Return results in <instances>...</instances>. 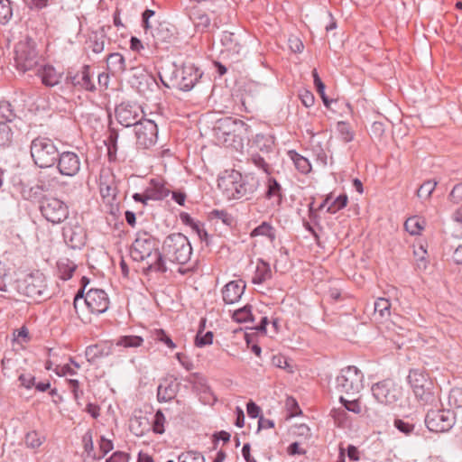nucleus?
<instances>
[{"label": "nucleus", "instance_id": "obj_1", "mask_svg": "<svg viewBox=\"0 0 462 462\" xmlns=\"http://www.w3.org/2000/svg\"><path fill=\"white\" fill-rule=\"evenodd\" d=\"M192 246L189 238L182 233L168 235L162 244V249L156 250L155 260L143 269L144 275L151 273L164 274L168 272L166 261L184 265L191 257Z\"/></svg>", "mask_w": 462, "mask_h": 462}, {"label": "nucleus", "instance_id": "obj_2", "mask_svg": "<svg viewBox=\"0 0 462 462\" xmlns=\"http://www.w3.org/2000/svg\"><path fill=\"white\" fill-rule=\"evenodd\" d=\"M217 186L228 199L249 200L259 189L260 180L254 173L232 170L217 180Z\"/></svg>", "mask_w": 462, "mask_h": 462}, {"label": "nucleus", "instance_id": "obj_3", "mask_svg": "<svg viewBox=\"0 0 462 462\" xmlns=\"http://www.w3.org/2000/svg\"><path fill=\"white\" fill-rule=\"evenodd\" d=\"M215 137L217 142L225 146L243 145L245 138L252 133L251 126L241 119L233 117H225L217 121L213 128Z\"/></svg>", "mask_w": 462, "mask_h": 462}, {"label": "nucleus", "instance_id": "obj_4", "mask_svg": "<svg viewBox=\"0 0 462 462\" xmlns=\"http://www.w3.org/2000/svg\"><path fill=\"white\" fill-rule=\"evenodd\" d=\"M69 204H71L70 200L60 199V223H63L61 227L63 240L69 248H80L85 245L86 233L80 225L77 211L72 210L69 213Z\"/></svg>", "mask_w": 462, "mask_h": 462}, {"label": "nucleus", "instance_id": "obj_5", "mask_svg": "<svg viewBox=\"0 0 462 462\" xmlns=\"http://www.w3.org/2000/svg\"><path fill=\"white\" fill-rule=\"evenodd\" d=\"M374 399L392 408L401 407L404 402L402 387L393 379L387 378L375 383L371 387Z\"/></svg>", "mask_w": 462, "mask_h": 462}, {"label": "nucleus", "instance_id": "obj_6", "mask_svg": "<svg viewBox=\"0 0 462 462\" xmlns=\"http://www.w3.org/2000/svg\"><path fill=\"white\" fill-rule=\"evenodd\" d=\"M158 239L145 230H139L130 247V256L134 262L147 261V264L155 260Z\"/></svg>", "mask_w": 462, "mask_h": 462}, {"label": "nucleus", "instance_id": "obj_7", "mask_svg": "<svg viewBox=\"0 0 462 462\" xmlns=\"http://www.w3.org/2000/svg\"><path fill=\"white\" fill-rule=\"evenodd\" d=\"M31 155L37 166L49 168L53 166L58 159V149L51 139L39 137L32 142Z\"/></svg>", "mask_w": 462, "mask_h": 462}, {"label": "nucleus", "instance_id": "obj_8", "mask_svg": "<svg viewBox=\"0 0 462 462\" xmlns=\"http://www.w3.org/2000/svg\"><path fill=\"white\" fill-rule=\"evenodd\" d=\"M38 60L39 55L35 42L28 36L21 39L14 47L16 68L25 72L33 69L38 64Z\"/></svg>", "mask_w": 462, "mask_h": 462}, {"label": "nucleus", "instance_id": "obj_9", "mask_svg": "<svg viewBox=\"0 0 462 462\" xmlns=\"http://www.w3.org/2000/svg\"><path fill=\"white\" fill-rule=\"evenodd\" d=\"M364 374L354 365H349L340 370L336 377V390L340 393L355 395L364 387Z\"/></svg>", "mask_w": 462, "mask_h": 462}, {"label": "nucleus", "instance_id": "obj_10", "mask_svg": "<svg viewBox=\"0 0 462 462\" xmlns=\"http://www.w3.org/2000/svg\"><path fill=\"white\" fill-rule=\"evenodd\" d=\"M203 75V71L194 64H184L180 69L173 66L171 86L181 91H189L200 82Z\"/></svg>", "mask_w": 462, "mask_h": 462}, {"label": "nucleus", "instance_id": "obj_11", "mask_svg": "<svg viewBox=\"0 0 462 462\" xmlns=\"http://www.w3.org/2000/svg\"><path fill=\"white\" fill-rule=\"evenodd\" d=\"M424 422L431 432H448L456 423V414L449 409H430L425 415Z\"/></svg>", "mask_w": 462, "mask_h": 462}, {"label": "nucleus", "instance_id": "obj_12", "mask_svg": "<svg viewBox=\"0 0 462 462\" xmlns=\"http://www.w3.org/2000/svg\"><path fill=\"white\" fill-rule=\"evenodd\" d=\"M64 88L69 90L96 91L97 88L93 80V73H91L90 66L83 65L81 71H75L69 69L64 79Z\"/></svg>", "mask_w": 462, "mask_h": 462}, {"label": "nucleus", "instance_id": "obj_13", "mask_svg": "<svg viewBox=\"0 0 462 462\" xmlns=\"http://www.w3.org/2000/svg\"><path fill=\"white\" fill-rule=\"evenodd\" d=\"M119 180L111 170H102L99 174L98 189L103 200L113 208L118 205V183Z\"/></svg>", "mask_w": 462, "mask_h": 462}, {"label": "nucleus", "instance_id": "obj_14", "mask_svg": "<svg viewBox=\"0 0 462 462\" xmlns=\"http://www.w3.org/2000/svg\"><path fill=\"white\" fill-rule=\"evenodd\" d=\"M143 114L141 106L133 101H123L115 108L116 119L124 127L134 126L143 118Z\"/></svg>", "mask_w": 462, "mask_h": 462}, {"label": "nucleus", "instance_id": "obj_15", "mask_svg": "<svg viewBox=\"0 0 462 462\" xmlns=\"http://www.w3.org/2000/svg\"><path fill=\"white\" fill-rule=\"evenodd\" d=\"M136 145L140 149H149L158 139V127L154 121L143 118L134 125Z\"/></svg>", "mask_w": 462, "mask_h": 462}, {"label": "nucleus", "instance_id": "obj_16", "mask_svg": "<svg viewBox=\"0 0 462 462\" xmlns=\"http://www.w3.org/2000/svg\"><path fill=\"white\" fill-rule=\"evenodd\" d=\"M264 189L262 198L268 202V206L274 210H279L285 200L284 189L281 183L272 175L266 176Z\"/></svg>", "mask_w": 462, "mask_h": 462}, {"label": "nucleus", "instance_id": "obj_17", "mask_svg": "<svg viewBox=\"0 0 462 462\" xmlns=\"http://www.w3.org/2000/svg\"><path fill=\"white\" fill-rule=\"evenodd\" d=\"M185 381L191 384L192 391L199 396L204 404H214L217 397L208 384L207 378L200 373H191L185 378Z\"/></svg>", "mask_w": 462, "mask_h": 462}, {"label": "nucleus", "instance_id": "obj_18", "mask_svg": "<svg viewBox=\"0 0 462 462\" xmlns=\"http://www.w3.org/2000/svg\"><path fill=\"white\" fill-rule=\"evenodd\" d=\"M85 304L93 314L105 313L110 304L107 293L102 289L92 288L83 297Z\"/></svg>", "mask_w": 462, "mask_h": 462}, {"label": "nucleus", "instance_id": "obj_19", "mask_svg": "<svg viewBox=\"0 0 462 462\" xmlns=\"http://www.w3.org/2000/svg\"><path fill=\"white\" fill-rule=\"evenodd\" d=\"M17 287L20 293L36 299L42 294L44 288L42 273L37 272L26 275L23 280L18 281Z\"/></svg>", "mask_w": 462, "mask_h": 462}, {"label": "nucleus", "instance_id": "obj_20", "mask_svg": "<svg viewBox=\"0 0 462 462\" xmlns=\"http://www.w3.org/2000/svg\"><path fill=\"white\" fill-rule=\"evenodd\" d=\"M180 383L172 374H168L160 380L157 387V400L159 402L172 401L178 394Z\"/></svg>", "mask_w": 462, "mask_h": 462}, {"label": "nucleus", "instance_id": "obj_21", "mask_svg": "<svg viewBox=\"0 0 462 462\" xmlns=\"http://www.w3.org/2000/svg\"><path fill=\"white\" fill-rule=\"evenodd\" d=\"M113 340H99L86 347L85 356L90 364H97L100 359L107 357L114 353Z\"/></svg>", "mask_w": 462, "mask_h": 462}, {"label": "nucleus", "instance_id": "obj_22", "mask_svg": "<svg viewBox=\"0 0 462 462\" xmlns=\"http://www.w3.org/2000/svg\"><path fill=\"white\" fill-rule=\"evenodd\" d=\"M247 139L250 152L269 154L274 150L275 138L271 134L260 133Z\"/></svg>", "mask_w": 462, "mask_h": 462}, {"label": "nucleus", "instance_id": "obj_23", "mask_svg": "<svg viewBox=\"0 0 462 462\" xmlns=\"http://www.w3.org/2000/svg\"><path fill=\"white\" fill-rule=\"evenodd\" d=\"M246 283L242 279L230 281L221 290L222 299L226 304L238 302L244 294Z\"/></svg>", "mask_w": 462, "mask_h": 462}, {"label": "nucleus", "instance_id": "obj_24", "mask_svg": "<svg viewBox=\"0 0 462 462\" xmlns=\"http://www.w3.org/2000/svg\"><path fill=\"white\" fill-rule=\"evenodd\" d=\"M80 169V161L76 152H60V174L75 176Z\"/></svg>", "mask_w": 462, "mask_h": 462}, {"label": "nucleus", "instance_id": "obj_25", "mask_svg": "<svg viewBox=\"0 0 462 462\" xmlns=\"http://www.w3.org/2000/svg\"><path fill=\"white\" fill-rule=\"evenodd\" d=\"M412 392L420 405L437 406L439 402L433 382L426 383L422 387H416L412 389Z\"/></svg>", "mask_w": 462, "mask_h": 462}, {"label": "nucleus", "instance_id": "obj_26", "mask_svg": "<svg viewBox=\"0 0 462 462\" xmlns=\"http://www.w3.org/2000/svg\"><path fill=\"white\" fill-rule=\"evenodd\" d=\"M110 29L111 25H103L98 30L90 32L86 40L87 47L94 53H101L105 49L107 31Z\"/></svg>", "mask_w": 462, "mask_h": 462}, {"label": "nucleus", "instance_id": "obj_27", "mask_svg": "<svg viewBox=\"0 0 462 462\" xmlns=\"http://www.w3.org/2000/svg\"><path fill=\"white\" fill-rule=\"evenodd\" d=\"M166 184L162 179H151L148 186L145 188L149 199L162 200L167 198L171 193V189L166 187Z\"/></svg>", "mask_w": 462, "mask_h": 462}, {"label": "nucleus", "instance_id": "obj_28", "mask_svg": "<svg viewBox=\"0 0 462 462\" xmlns=\"http://www.w3.org/2000/svg\"><path fill=\"white\" fill-rule=\"evenodd\" d=\"M180 219L183 225L189 226L199 236L201 242L208 245V234L204 228V224L200 221L195 220L189 213L180 212Z\"/></svg>", "mask_w": 462, "mask_h": 462}, {"label": "nucleus", "instance_id": "obj_29", "mask_svg": "<svg viewBox=\"0 0 462 462\" xmlns=\"http://www.w3.org/2000/svg\"><path fill=\"white\" fill-rule=\"evenodd\" d=\"M106 69L113 76L122 74L126 69L125 57L119 52L109 53L106 58Z\"/></svg>", "mask_w": 462, "mask_h": 462}, {"label": "nucleus", "instance_id": "obj_30", "mask_svg": "<svg viewBox=\"0 0 462 462\" xmlns=\"http://www.w3.org/2000/svg\"><path fill=\"white\" fill-rule=\"evenodd\" d=\"M119 138V134L116 129L111 127L109 125L108 127V134L104 141V144L106 147V156L109 162H117V141Z\"/></svg>", "mask_w": 462, "mask_h": 462}, {"label": "nucleus", "instance_id": "obj_31", "mask_svg": "<svg viewBox=\"0 0 462 462\" xmlns=\"http://www.w3.org/2000/svg\"><path fill=\"white\" fill-rule=\"evenodd\" d=\"M41 212L45 219L52 224L58 223V199L44 198L41 204Z\"/></svg>", "mask_w": 462, "mask_h": 462}, {"label": "nucleus", "instance_id": "obj_32", "mask_svg": "<svg viewBox=\"0 0 462 462\" xmlns=\"http://www.w3.org/2000/svg\"><path fill=\"white\" fill-rule=\"evenodd\" d=\"M273 273L269 263L263 259H258L254 275L252 278L254 284H263L267 280L272 279Z\"/></svg>", "mask_w": 462, "mask_h": 462}, {"label": "nucleus", "instance_id": "obj_33", "mask_svg": "<svg viewBox=\"0 0 462 462\" xmlns=\"http://www.w3.org/2000/svg\"><path fill=\"white\" fill-rule=\"evenodd\" d=\"M220 42L221 44L226 48V51L240 55L243 50V45L240 43L234 32L228 31L223 32Z\"/></svg>", "mask_w": 462, "mask_h": 462}, {"label": "nucleus", "instance_id": "obj_34", "mask_svg": "<svg viewBox=\"0 0 462 462\" xmlns=\"http://www.w3.org/2000/svg\"><path fill=\"white\" fill-rule=\"evenodd\" d=\"M160 88L155 78L152 75H142L139 78L137 90L138 92L145 97L147 99L150 97L149 93H152Z\"/></svg>", "mask_w": 462, "mask_h": 462}, {"label": "nucleus", "instance_id": "obj_35", "mask_svg": "<svg viewBox=\"0 0 462 462\" xmlns=\"http://www.w3.org/2000/svg\"><path fill=\"white\" fill-rule=\"evenodd\" d=\"M129 429L135 436L142 437L151 429L149 419L146 416H134L130 419Z\"/></svg>", "mask_w": 462, "mask_h": 462}, {"label": "nucleus", "instance_id": "obj_36", "mask_svg": "<svg viewBox=\"0 0 462 462\" xmlns=\"http://www.w3.org/2000/svg\"><path fill=\"white\" fill-rule=\"evenodd\" d=\"M407 381L411 389L422 387L426 383L432 382L428 374L420 369H411L407 376Z\"/></svg>", "mask_w": 462, "mask_h": 462}, {"label": "nucleus", "instance_id": "obj_37", "mask_svg": "<svg viewBox=\"0 0 462 462\" xmlns=\"http://www.w3.org/2000/svg\"><path fill=\"white\" fill-rule=\"evenodd\" d=\"M259 236H264L271 243H273L276 239V229L274 226L271 225V223L263 221L259 226L252 229V231L250 232L251 237H255Z\"/></svg>", "mask_w": 462, "mask_h": 462}, {"label": "nucleus", "instance_id": "obj_38", "mask_svg": "<svg viewBox=\"0 0 462 462\" xmlns=\"http://www.w3.org/2000/svg\"><path fill=\"white\" fill-rule=\"evenodd\" d=\"M151 36L153 38L156 44L160 42H170L173 37V32L169 29L168 24L165 23H159L158 26L154 28Z\"/></svg>", "mask_w": 462, "mask_h": 462}, {"label": "nucleus", "instance_id": "obj_39", "mask_svg": "<svg viewBox=\"0 0 462 462\" xmlns=\"http://www.w3.org/2000/svg\"><path fill=\"white\" fill-rule=\"evenodd\" d=\"M208 219L209 221H221L224 225L228 227H232L236 225L235 217L228 213L226 209H213L208 214Z\"/></svg>", "mask_w": 462, "mask_h": 462}, {"label": "nucleus", "instance_id": "obj_40", "mask_svg": "<svg viewBox=\"0 0 462 462\" xmlns=\"http://www.w3.org/2000/svg\"><path fill=\"white\" fill-rule=\"evenodd\" d=\"M37 73L44 85L53 87L58 84V73L53 66H42Z\"/></svg>", "mask_w": 462, "mask_h": 462}, {"label": "nucleus", "instance_id": "obj_41", "mask_svg": "<svg viewBox=\"0 0 462 462\" xmlns=\"http://www.w3.org/2000/svg\"><path fill=\"white\" fill-rule=\"evenodd\" d=\"M288 154L291 161L293 162L295 168L300 173L307 174L311 171V164L307 158L300 155L294 150L289 151Z\"/></svg>", "mask_w": 462, "mask_h": 462}, {"label": "nucleus", "instance_id": "obj_42", "mask_svg": "<svg viewBox=\"0 0 462 462\" xmlns=\"http://www.w3.org/2000/svg\"><path fill=\"white\" fill-rule=\"evenodd\" d=\"M336 130L338 133L340 140L346 143L352 142L355 138V131L348 122L338 121L336 125Z\"/></svg>", "mask_w": 462, "mask_h": 462}, {"label": "nucleus", "instance_id": "obj_43", "mask_svg": "<svg viewBox=\"0 0 462 462\" xmlns=\"http://www.w3.org/2000/svg\"><path fill=\"white\" fill-rule=\"evenodd\" d=\"M232 319L237 323L254 322V317L252 313V305L246 304L235 310L232 314Z\"/></svg>", "mask_w": 462, "mask_h": 462}, {"label": "nucleus", "instance_id": "obj_44", "mask_svg": "<svg viewBox=\"0 0 462 462\" xmlns=\"http://www.w3.org/2000/svg\"><path fill=\"white\" fill-rule=\"evenodd\" d=\"M143 341L141 336L127 335L119 337L116 345L125 348L139 347L143 344Z\"/></svg>", "mask_w": 462, "mask_h": 462}, {"label": "nucleus", "instance_id": "obj_45", "mask_svg": "<svg viewBox=\"0 0 462 462\" xmlns=\"http://www.w3.org/2000/svg\"><path fill=\"white\" fill-rule=\"evenodd\" d=\"M16 117V115L12 107V105L5 100L0 101V124L12 123Z\"/></svg>", "mask_w": 462, "mask_h": 462}, {"label": "nucleus", "instance_id": "obj_46", "mask_svg": "<svg viewBox=\"0 0 462 462\" xmlns=\"http://www.w3.org/2000/svg\"><path fill=\"white\" fill-rule=\"evenodd\" d=\"M391 302L388 299L378 298L374 301V313L382 319H386L391 314Z\"/></svg>", "mask_w": 462, "mask_h": 462}, {"label": "nucleus", "instance_id": "obj_47", "mask_svg": "<svg viewBox=\"0 0 462 462\" xmlns=\"http://www.w3.org/2000/svg\"><path fill=\"white\" fill-rule=\"evenodd\" d=\"M193 15L194 16L190 18L193 21L196 30L200 32H206L211 24V20L209 16L207 14L200 12H198Z\"/></svg>", "mask_w": 462, "mask_h": 462}, {"label": "nucleus", "instance_id": "obj_48", "mask_svg": "<svg viewBox=\"0 0 462 462\" xmlns=\"http://www.w3.org/2000/svg\"><path fill=\"white\" fill-rule=\"evenodd\" d=\"M250 160L254 166L263 170L267 176L272 175L273 170L271 165L266 162L265 158L257 152H250Z\"/></svg>", "mask_w": 462, "mask_h": 462}, {"label": "nucleus", "instance_id": "obj_49", "mask_svg": "<svg viewBox=\"0 0 462 462\" xmlns=\"http://www.w3.org/2000/svg\"><path fill=\"white\" fill-rule=\"evenodd\" d=\"M165 416L162 410H158L154 415L152 423H150V427L155 434H162L165 431L164 423H165Z\"/></svg>", "mask_w": 462, "mask_h": 462}, {"label": "nucleus", "instance_id": "obj_50", "mask_svg": "<svg viewBox=\"0 0 462 462\" xmlns=\"http://www.w3.org/2000/svg\"><path fill=\"white\" fill-rule=\"evenodd\" d=\"M348 198L346 194L343 193L337 196L334 200L331 199L330 204L327 208V212L329 214H336L340 209L346 207Z\"/></svg>", "mask_w": 462, "mask_h": 462}, {"label": "nucleus", "instance_id": "obj_51", "mask_svg": "<svg viewBox=\"0 0 462 462\" xmlns=\"http://www.w3.org/2000/svg\"><path fill=\"white\" fill-rule=\"evenodd\" d=\"M13 139V132L9 125L4 124L3 122L0 124V149H5L8 147Z\"/></svg>", "mask_w": 462, "mask_h": 462}, {"label": "nucleus", "instance_id": "obj_52", "mask_svg": "<svg viewBox=\"0 0 462 462\" xmlns=\"http://www.w3.org/2000/svg\"><path fill=\"white\" fill-rule=\"evenodd\" d=\"M113 448L114 444L112 440L101 436L99 440V451L97 453H93V460L102 459Z\"/></svg>", "mask_w": 462, "mask_h": 462}, {"label": "nucleus", "instance_id": "obj_53", "mask_svg": "<svg viewBox=\"0 0 462 462\" xmlns=\"http://www.w3.org/2000/svg\"><path fill=\"white\" fill-rule=\"evenodd\" d=\"M214 333L212 331L202 332L197 331L194 337V345L197 347L202 348L213 343Z\"/></svg>", "mask_w": 462, "mask_h": 462}, {"label": "nucleus", "instance_id": "obj_54", "mask_svg": "<svg viewBox=\"0 0 462 462\" xmlns=\"http://www.w3.org/2000/svg\"><path fill=\"white\" fill-rule=\"evenodd\" d=\"M436 186L437 182L435 180H429L424 181L417 189V196L422 199H430Z\"/></svg>", "mask_w": 462, "mask_h": 462}, {"label": "nucleus", "instance_id": "obj_55", "mask_svg": "<svg viewBox=\"0 0 462 462\" xmlns=\"http://www.w3.org/2000/svg\"><path fill=\"white\" fill-rule=\"evenodd\" d=\"M331 417L334 419L335 423L337 427L344 428L347 425L349 421V417L345 409H332L330 411Z\"/></svg>", "mask_w": 462, "mask_h": 462}, {"label": "nucleus", "instance_id": "obj_56", "mask_svg": "<svg viewBox=\"0 0 462 462\" xmlns=\"http://www.w3.org/2000/svg\"><path fill=\"white\" fill-rule=\"evenodd\" d=\"M13 16V8L10 0H0V23H8Z\"/></svg>", "mask_w": 462, "mask_h": 462}, {"label": "nucleus", "instance_id": "obj_57", "mask_svg": "<svg viewBox=\"0 0 462 462\" xmlns=\"http://www.w3.org/2000/svg\"><path fill=\"white\" fill-rule=\"evenodd\" d=\"M339 402L342 404L343 408L347 411H351L356 414H360L362 411V408L358 399L347 400L341 395L339 397Z\"/></svg>", "mask_w": 462, "mask_h": 462}, {"label": "nucleus", "instance_id": "obj_58", "mask_svg": "<svg viewBox=\"0 0 462 462\" xmlns=\"http://www.w3.org/2000/svg\"><path fill=\"white\" fill-rule=\"evenodd\" d=\"M155 15V12L152 9H145L142 13V26L144 31V34H152L154 30L153 25L152 24L150 19Z\"/></svg>", "mask_w": 462, "mask_h": 462}, {"label": "nucleus", "instance_id": "obj_59", "mask_svg": "<svg viewBox=\"0 0 462 462\" xmlns=\"http://www.w3.org/2000/svg\"><path fill=\"white\" fill-rule=\"evenodd\" d=\"M404 228L411 235H418L423 229L418 217H411L404 223Z\"/></svg>", "mask_w": 462, "mask_h": 462}, {"label": "nucleus", "instance_id": "obj_60", "mask_svg": "<svg viewBox=\"0 0 462 462\" xmlns=\"http://www.w3.org/2000/svg\"><path fill=\"white\" fill-rule=\"evenodd\" d=\"M178 462H205V457L200 452L190 450L180 454Z\"/></svg>", "mask_w": 462, "mask_h": 462}, {"label": "nucleus", "instance_id": "obj_61", "mask_svg": "<svg viewBox=\"0 0 462 462\" xmlns=\"http://www.w3.org/2000/svg\"><path fill=\"white\" fill-rule=\"evenodd\" d=\"M393 426L402 433H403L406 436L411 435L414 429L415 425L412 422L406 421L403 419L396 418L393 420Z\"/></svg>", "mask_w": 462, "mask_h": 462}, {"label": "nucleus", "instance_id": "obj_62", "mask_svg": "<svg viewBox=\"0 0 462 462\" xmlns=\"http://www.w3.org/2000/svg\"><path fill=\"white\" fill-rule=\"evenodd\" d=\"M154 339L156 341L163 343L171 349L176 348V344L172 341L170 335L162 328L154 330Z\"/></svg>", "mask_w": 462, "mask_h": 462}, {"label": "nucleus", "instance_id": "obj_63", "mask_svg": "<svg viewBox=\"0 0 462 462\" xmlns=\"http://www.w3.org/2000/svg\"><path fill=\"white\" fill-rule=\"evenodd\" d=\"M448 404L455 408L462 407V388L451 389L448 394Z\"/></svg>", "mask_w": 462, "mask_h": 462}, {"label": "nucleus", "instance_id": "obj_64", "mask_svg": "<svg viewBox=\"0 0 462 462\" xmlns=\"http://www.w3.org/2000/svg\"><path fill=\"white\" fill-rule=\"evenodd\" d=\"M448 200L456 205L462 204V182L454 185L448 196Z\"/></svg>", "mask_w": 462, "mask_h": 462}]
</instances>
